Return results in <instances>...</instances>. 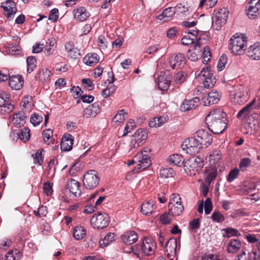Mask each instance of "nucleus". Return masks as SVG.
Instances as JSON below:
<instances>
[{
    "label": "nucleus",
    "instance_id": "f257e3e1",
    "mask_svg": "<svg viewBox=\"0 0 260 260\" xmlns=\"http://www.w3.org/2000/svg\"><path fill=\"white\" fill-rule=\"evenodd\" d=\"M226 114L220 109L211 111L205 121L209 129L214 134L222 133L227 127Z\"/></svg>",
    "mask_w": 260,
    "mask_h": 260
},
{
    "label": "nucleus",
    "instance_id": "f03ea898",
    "mask_svg": "<svg viewBox=\"0 0 260 260\" xmlns=\"http://www.w3.org/2000/svg\"><path fill=\"white\" fill-rule=\"evenodd\" d=\"M156 248V243L150 238H145L141 243L132 246L131 249L136 255L141 253L146 255H150L153 253Z\"/></svg>",
    "mask_w": 260,
    "mask_h": 260
},
{
    "label": "nucleus",
    "instance_id": "7ed1b4c3",
    "mask_svg": "<svg viewBox=\"0 0 260 260\" xmlns=\"http://www.w3.org/2000/svg\"><path fill=\"white\" fill-rule=\"evenodd\" d=\"M247 38L243 36H233L230 40L229 49L236 55L244 53L247 45Z\"/></svg>",
    "mask_w": 260,
    "mask_h": 260
},
{
    "label": "nucleus",
    "instance_id": "20e7f679",
    "mask_svg": "<svg viewBox=\"0 0 260 260\" xmlns=\"http://www.w3.org/2000/svg\"><path fill=\"white\" fill-rule=\"evenodd\" d=\"M169 212L172 215L179 216L184 211V207L182 204L181 198L179 194L173 193L170 198L168 204Z\"/></svg>",
    "mask_w": 260,
    "mask_h": 260
},
{
    "label": "nucleus",
    "instance_id": "39448f33",
    "mask_svg": "<svg viewBox=\"0 0 260 260\" xmlns=\"http://www.w3.org/2000/svg\"><path fill=\"white\" fill-rule=\"evenodd\" d=\"M231 101L236 104H242L245 103L247 98V88L239 85L234 88L231 93Z\"/></svg>",
    "mask_w": 260,
    "mask_h": 260
},
{
    "label": "nucleus",
    "instance_id": "423d86ee",
    "mask_svg": "<svg viewBox=\"0 0 260 260\" xmlns=\"http://www.w3.org/2000/svg\"><path fill=\"white\" fill-rule=\"evenodd\" d=\"M182 148L190 155L198 153L202 149L194 134L193 137L189 138L183 142Z\"/></svg>",
    "mask_w": 260,
    "mask_h": 260
},
{
    "label": "nucleus",
    "instance_id": "0eeeda50",
    "mask_svg": "<svg viewBox=\"0 0 260 260\" xmlns=\"http://www.w3.org/2000/svg\"><path fill=\"white\" fill-rule=\"evenodd\" d=\"M99 181L98 173L94 170H89L84 175L83 183L86 188L92 189L98 186Z\"/></svg>",
    "mask_w": 260,
    "mask_h": 260
},
{
    "label": "nucleus",
    "instance_id": "6e6552de",
    "mask_svg": "<svg viewBox=\"0 0 260 260\" xmlns=\"http://www.w3.org/2000/svg\"><path fill=\"white\" fill-rule=\"evenodd\" d=\"M109 218L106 213H98L93 215L90 219V223L94 228L104 229L109 224Z\"/></svg>",
    "mask_w": 260,
    "mask_h": 260
},
{
    "label": "nucleus",
    "instance_id": "1a4fd4ad",
    "mask_svg": "<svg viewBox=\"0 0 260 260\" xmlns=\"http://www.w3.org/2000/svg\"><path fill=\"white\" fill-rule=\"evenodd\" d=\"M147 136L148 134L145 130L142 128L138 129L133 135L129 145L131 150L140 146L143 142L146 140Z\"/></svg>",
    "mask_w": 260,
    "mask_h": 260
},
{
    "label": "nucleus",
    "instance_id": "9d476101",
    "mask_svg": "<svg viewBox=\"0 0 260 260\" xmlns=\"http://www.w3.org/2000/svg\"><path fill=\"white\" fill-rule=\"evenodd\" d=\"M169 62L173 69L181 68L185 64V57L180 53H174L170 55Z\"/></svg>",
    "mask_w": 260,
    "mask_h": 260
},
{
    "label": "nucleus",
    "instance_id": "9b49d317",
    "mask_svg": "<svg viewBox=\"0 0 260 260\" xmlns=\"http://www.w3.org/2000/svg\"><path fill=\"white\" fill-rule=\"evenodd\" d=\"M1 7L5 12L7 18L9 20H13L17 10L16 4L13 0H6L2 3Z\"/></svg>",
    "mask_w": 260,
    "mask_h": 260
},
{
    "label": "nucleus",
    "instance_id": "f8f14e48",
    "mask_svg": "<svg viewBox=\"0 0 260 260\" xmlns=\"http://www.w3.org/2000/svg\"><path fill=\"white\" fill-rule=\"evenodd\" d=\"M196 137L200 143L201 148L207 147L212 142V138L211 134L204 129H200L194 133Z\"/></svg>",
    "mask_w": 260,
    "mask_h": 260
},
{
    "label": "nucleus",
    "instance_id": "ddd939ff",
    "mask_svg": "<svg viewBox=\"0 0 260 260\" xmlns=\"http://www.w3.org/2000/svg\"><path fill=\"white\" fill-rule=\"evenodd\" d=\"M171 78L168 71L161 72L157 79L158 88L161 90H167L170 85Z\"/></svg>",
    "mask_w": 260,
    "mask_h": 260
},
{
    "label": "nucleus",
    "instance_id": "4468645a",
    "mask_svg": "<svg viewBox=\"0 0 260 260\" xmlns=\"http://www.w3.org/2000/svg\"><path fill=\"white\" fill-rule=\"evenodd\" d=\"M201 38L200 37L197 39L193 45V48L188 51L187 53V58L191 61H197L199 56L201 55V49H200L202 43L201 42Z\"/></svg>",
    "mask_w": 260,
    "mask_h": 260
},
{
    "label": "nucleus",
    "instance_id": "2eb2a0df",
    "mask_svg": "<svg viewBox=\"0 0 260 260\" xmlns=\"http://www.w3.org/2000/svg\"><path fill=\"white\" fill-rule=\"evenodd\" d=\"M0 107L2 112L9 113L14 109V106L10 103V99L5 92L0 93Z\"/></svg>",
    "mask_w": 260,
    "mask_h": 260
},
{
    "label": "nucleus",
    "instance_id": "dca6fc26",
    "mask_svg": "<svg viewBox=\"0 0 260 260\" xmlns=\"http://www.w3.org/2000/svg\"><path fill=\"white\" fill-rule=\"evenodd\" d=\"M247 15L250 19L256 18L260 11V0H251L249 3Z\"/></svg>",
    "mask_w": 260,
    "mask_h": 260
},
{
    "label": "nucleus",
    "instance_id": "f3484780",
    "mask_svg": "<svg viewBox=\"0 0 260 260\" xmlns=\"http://www.w3.org/2000/svg\"><path fill=\"white\" fill-rule=\"evenodd\" d=\"M147 151H141L138 153L135 157V160L139 162L138 169L143 168L145 169L147 168L151 164V160L149 156L146 153Z\"/></svg>",
    "mask_w": 260,
    "mask_h": 260
},
{
    "label": "nucleus",
    "instance_id": "a211bd4d",
    "mask_svg": "<svg viewBox=\"0 0 260 260\" xmlns=\"http://www.w3.org/2000/svg\"><path fill=\"white\" fill-rule=\"evenodd\" d=\"M177 240L170 238L166 243V253L168 258L176 256Z\"/></svg>",
    "mask_w": 260,
    "mask_h": 260
},
{
    "label": "nucleus",
    "instance_id": "6ab92c4d",
    "mask_svg": "<svg viewBox=\"0 0 260 260\" xmlns=\"http://www.w3.org/2000/svg\"><path fill=\"white\" fill-rule=\"evenodd\" d=\"M247 55L253 60L260 59V43L256 42L248 47L247 51Z\"/></svg>",
    "mask_w": 260,
    "mask_h": 260
},
{
    "label": "nucleus",
    "instance_id": "aec40b11",
    "mask_svg": "<svg viewBox=\"0 0 260 260\" xmlns=\"http://www.w3.org/2000/svg\"><path fill=\"white\" fill-rule=\"evenodd\" d=\"M64 47L66 52L71 58L77 59L81 56L80 50L75 47L74 43L73 42H67Z\"/></svg>",
    "mask_w": 260,
    "mask_h": 260
},
{
    "label": "nucleus",
    "instance_id": "412c9836",
    "mask_svg": "<svg viewBox=\"0 0 260 260\" xmlns=\"http://www.w3.org/2000/svg\"><path fill=\"white\" fill-rule=\"evenodd\" d=\"M99 104L94 103L87 107L83 112V116L86 118L91 117H95L100 112Z\"/></svg>",
    "mask_w": 260,
    "mask_h": 260
},
{
    "label": "nucleus",
    "instance_id": "4be33fe9",
    "mask_svg": "<svg viewBox=\"0 0 260 260\" xmlns=\"http://www.w3.org/2000/svg\"><path fill=\"white\" fill-rule=\"evenodd\" d=\"M73 137L70 134L63 135L60 143V148L62 151H68L72 149L73 145Z\"/></svg>",
    "mask_w": 260,
    "mask_h": 260
},
{
    "label": "nucleus",
    "instance_id": "5701e85b",
    "mask_svg": "<svg viewBox=\"0 0 260 260\" xmlns=\"http://www.w3.org/2000/svg\"><path fill=\"white\" fill-rule=\"evenodd\" d=\"M184 169L187 175L189 176L196 175V173L201 170L200 167L197 166L194 161L189 159L184 162Z\"/></svg>",
    "mask_w": 260,
    "mask_h": 260
},
{
    "label": "nucleus",
    "instance_id": "b1692460",
    "mask_svg": "<svg viewBox=\"0 0 260 260\" xmlns=\"http://www.w3.org/2000/svg\"><path fill=\"white\" fill-rule=\"evenodd\" d=\"M123 242L126 245H132L135 243L138 238L137 234L133 231L126 232L121 237Z\"/></svg>",
    "mask_w": 260,
    "mask_h": 260
},
{
    "label": "nucleus",
    "instance_id": "393cba45",
    "mask_svg": "<svg viewBox=\"0 0 260 260\" xmlns=\"http://www.w3.org/2000/svg\"><path fill=\"white\" fill-rule=\"evenodd\" d=\"M200 102L199 98L195 97L192 99H186L181 106V110L183 111H189L195 108Z\"/></svg>",
    "mask_w": 260,
    "mask_h": 260
},
{
    "label": "nucleus",
    "instance_id": "a878e982",
    "mask_svg": "<svg viewBox=\"0 0 260 260\" xmlns=\"http://www.w3.org/2000/svg\"><path fill=\"white\" fill-rule=\"evenodd\" d=\"M73 14L74 18L80 21L86 20L90 16V13L83 7L75 9L73 11Z\"/></svg>",
    "mask_w": 260,
    "mask_h": 260
},
{
    "label": "nucleus",
    "instance_id": "bb28decb",
    "mask_svg": "<svg viewBox=\"0 0 260 260\" xmlns=\"http://www.w3.org/2000/svg\"><path fill=\"white\" fill-rule=\"evenodd\" d=\"M219 100V95L217 91L209 92L207 97H204L202 99L203 102L205 106H210L211 105L217 103Z\"/></svg>",
    "mask_w": 260,
    "mask_h": 260
},
{
    "label": "nucleus",
    "instance_id": "cd10ccee",
    "mask_svg": "<svg viewBox=\"0 0 260 260\" xmlns=\"http://www.w3.org/2000/svg\"><path fill=\"white\" fill-rule=\"evenodd\" d=\"M23 80L20 75H14L10 77L9 84L12 89L19 90L23 85Z\"/></svg>",
    "mask_w": 260,
    "mask_h": 260
},
{
    "label": "nucleus",
    "instance_id": "c85d7f7f",
    "mask_svg": "<svg viewBox=\"0 0 260 260\" xmlns=\"http://www.w3.org/2000/svg\"><path fill=\"white\" fill-rule=\"evenodd\" d=\"M5 52L9 55H17L21 53V48L19 45L8 42L5 45Z\"/></svg>",
    "mask_w": 260,
    "mask_h": 260
},
{
    "label": "nucleus",
    "instance_id": "c756f323",
    "mask_svg": "<svg viewBox=\"0 0 260 260\" xmlns=\"http://www.w3.org/2000/svg\"><path fill=\"white\" fill-rule=\"evenodd\" d=\"M155 202L153 200H149L142 204L141 206V212L144 215L151 214L155 209Z\"/></svg>",
    "mask_w": 260,
    "mask_h": 260
},
{
    "label": "nucleus",
    "instance_id": "7c9ffc66",
    "mask_svg": "<svg viewBox=\"0 0 260 260\" xmlns=\"http://www.w3.org/2000/svg\"><path fill=\"white\" fill-rule=\"evenodd\" d=\"M67 188L69 190L70 192L73 193L75 196H77L81 194L80 183L74 179H71L68 181Z\"/></svg>",
    "mask_w": 260,
    "mask_h": 260
},
{
    "label": "nucleus",
    "instance_id": "2f4dec72",
    "mask_svg": "<svg viewBox=\"0 0 260 260\" xmlns=\"http://www.w3.org/2000/svg\"><path fill=\"white\" fill-rule=\"evenodd\" d=\"M256 100L254 99L251 102L247 105L244 108L241 110L237 115L239 119L244 120L250 114V113L253 109V106L255 104Z\"/></svg>",
    "mask_w": 260,
    "mask_h": 260
},
{
    "label": "nucleus",
    "instance_id": "473e14b6",
    "mask_svg": "<svg viewBox=\"0 0 260 260\" xmlns=\"http://www.w3.org/2000/svg\"><path fill=\"white\" fill-rule=\"evenodd\" d=\"M242 246L241 242L236 239H231L228 244L227 251L230 253L237 252Z\"/></svg>",
    "mask_w": 260,
    "mask_h": 260
},
{
    "label": "nucleus",
    "instance_id": "72a5a7b5",
    "mask_svg": "<svg viewBox=\"0 0 260 260\" xmlns=\"http://www.w3.org/2000/svg\"><path fill=\"white\" fill-rule=\"evenodd\" d=\"M51 72L47 69L39 70L36 74L35 78L41 82H48L50 80Z\"/></svg>",
    "mask_w": 260,
    "mask_h": 260
},
{
    "label": "nucleus",
    "instance_id": "f704fd0d",
    "mask_svg": "<svg viewBox=\"0 0 260 260\" xmlns=\"http://www.w3.org/2000/svg\"><path fill=\"white\" fill-rule=\"evenodd\" d=\"M167 160L170 165L178 167L181 166L184 164L182 156L178 154H174L170 155Z\"/></svg>",
    "mask_w": 260,
    "mask_h": 260
},
{
    "label": "nucleus",
    "instance_id": "c9c22d12",
    "mask_svg": "<svg viewBox=\"0 0 260 260\" xmlns=\"http://www.w3.org/2000/svg\"><path fill=\"white\" fill-rule=\"evenodd\" d=\"M99 60V56L96 53H88L83 58V62L89 66L95 65Z\"/></svg>",
    "mask_w": 260,
    "mask_h": 260
},
{
    "label": "nucleus",
    "instance_id": "e433bc0d",
    "mask_svg": "<svg viewBox=\"0 0 260 260\" xmlns=\"http://www.w3.org/2000/svg\"><path fill=\"white\" fill-rule=\"evenodd\" d=\"M175 8L169 7L165 9L161 14L159 15L157 18L158 19L161 20L165 19L164 21H167L169 18L173 16L175 13Z\"/></svg>",
    "mask_w": 260,
    "mask_h": 260
},
{
    "label": "nucleus",
    "instance_id": "4c0bfd02",
    "mask_svg": "<svg viewBox=\"0 0 260 260\" xmlns=\"http://www.w3.org/2000/svg\"><path fill=\"white\" fill-rule=\"evenodd\" d=\"M115 239V235L114 233H109L107 234L103 239L100 240L99 244L100 247L104 248L113 242Z\"/></svg>",
    "mask_w": 260,
    "mask_h": 260
},
{
    "label": "nucleus",
    "instance_id": "58836bf2",
    "mask_svg": "<svg viewBox=\"0 0 260 260\" xmlns=\"http://www.w3.org/2000/svg\"><path fill=\"white\" fill-rule=\"evenodd\" d=\"M86 230L81 226H76L74 228L73 232V235L76 240H81L86 235Z\"/></svg>",
    "mask_w": 260,
    "mask_h": 260
},
{
    "label": "nucleus",
    "instance_id": "ea45409f",
    "mask_svg": "<svg viewBox=\"0 0 260 260\" xmlns=\"http://www.w3.org/2000/svg\"><path fill=\"white\" fill-rule=\"evenodd\" d=\"M26 118V116L23 113L19 112L14 115L12 122L16 126H20L25 123Z\"/></svg>",
    "mask_w": 260,
    "mask_h": 260
},
{
    "label": "nucleus",
    "instance_id": "a19ab883",
    "mask_svg": "<svg viewBox=\"0 0 260 260\" xmlns=\"http://www.w3.org/2000/svg\"><path fill=\"white\" fill-rule=\"evenodd\" d=\"M21 254L19 250L15 249L10 251L6 255V260H19Z\"/></svg>",
    "mask_w": 260,
    "mask_h": 260
},
{
    "label": "nucleus",
    "instance_id": "79ce46f5",
    "mask_svg": "<svg viewBox=\"0 0 260 260\" xmlns=\"http://www.w3.org/2000/svg\"><path fill=\"white\" fill-rule=\"evenodd\" d=\"M55 44L56 41L53 38H49L47 40L45 47V50L46 51L47 55H50L53 53V47L55 46Z\"/></svg>",
    "mask_w": 260,
    "mask_h": 260
},
{
    "label": "nucleus",
    "instance_id": "37998d69",
    "mask_svg": "<svg viewBox=\"0 0 260 260\" xmlns=\"http://www.w3.org/2000/svg\"><path fill=\"white\" fill-rule=\"evenodd\" d=\"M175 174V172L171 168H163L159 170V175L160 177L168 178L173 177Z\"/></svg>",
    "mask_w": 260,
    "mask_h": 260
},
{
    "label": "nucleus",
    "instance_id": "c03bdc74",
    "mask_svg": "<svg viewBox=\"0 0 260 260\" xmlns=\"http://www.w3.org/2000/svg\"><path fill=\"white\" fill-rule=\"evenodd\" d=\"M27 72L31 73L37 67V60L34 56H29L26 59Z\"/></svg>",
    "mask_w": 260,
    "mask_h": 260
},
{
    "label": "nucleus",
    "instance_id": "a18cd8bd",
    "mask_svg": "<svg viewBox=\"0 0 260 260\" xmlns=\"http://www.w3.org/2000/svg\"><path fill=\"white\" fill-rule=\"evenodd\" d=\"M55 160L53 159H50L48 162L46 172L47 173L48 177L50 179L53 178L54 176L56 168L54 167Z\"/></svg>",
    "mask_w": 260,
    "mask_h": 260
},
{
    "label": "nucleus",
    "instance_id": "49530a36",
    "mask_svg": "<svg viewBox=\"0 0 260 260\" xmlns=\"http://www.w3.org/2000/svg\"><path fill=\"white\" fill-rule=\"evenodd\" d=\"M127 115V113H125L124 110H120L118 111L117 114L114 116L113 121L115 123L119 122L122 123L124 122L125 116Z\"/></svg>",
    "mask_w": 260,
    "mask_h": 260
},
{
    "label": "nucleus",
    "instance_id": "de8ad7c7",
    "mask_svg": "<svg viewBox=\"0 0 260 260\" xmlns=\"http://www.w3.org/2000/svg\"><path fill=\"white\" fill-rule=\"evenodd\" d=\"M43 141L47 145L50 143V139L53 137V131L50 128L46 129L42 132Z\"/></svg>",
    "mask_w": 260,
    "mask_h": 260
},
{
    "label": "nucleus",
    "instance_id": "09e8293b",
    "mask_svg": "<svg viewBox=\"0 0 260 260\" xmlns=\"http://www.w3.org/2000/svg\"><path fill=\"white\" fill-rule=\"evenodd\" d=\"M186 74L185 72H178L174 76V82L177 84H181L186 80Z\"/></svg>",
    "mask_w": 260,
    "mask_h": 260
},
{
    "label": "nucleus",
    "instance_id": "8fccbe9b",
    "mask_svg": "<svg viewBox=\"0 0 260 260\" xmlns=\"http://www.w3.org/2000/svg\"><path fill=\"white\" fill-rule=\"evenodd\" d=\"M43 121V116L42 114L34 113L30 117V121L34 125L37 126Z\"/></svg>",
    "mask_w": 260,
    "mask_h": 260
},
{
    "label": "nucleus",
    "instance_id": "3c124183",
    "mask_svg": "<svg viewBox=\"0 0 260 260\" xmlns=\"http://www.w3.org/2000/svg\"><path fill=\"white\" fill-rule=\"evenodd\" d=\"M221 153L220 151L215 150L210 155V162L217 164L221 158Z\"/></svg>",
    "mask_w": 260,
    "mask_h": 260
},
{
    "label": "nucleus",
    "instance_id": "603ef678",
    "mask_svg": "<svg viewBox=\"0 0 260 260\" xmlns=\"http://www.w3.org/2000/svg\"><path fill=\"white\" fill-rule=\"evenodd\" d=\"M228 57L226 55L222 54L219 59L217 67L219 71L223 70L228 62Z\"/></svg>",
    "mask_w": 260,
    "mask_h": 260
},
{
    "label": "nucleus",
    "instance_id": "864d4df0",
    "mask_svg": "<svg viewBox=\"0 0 260 260\" xmlns=\"http://www.w3.org/2000/svg\"><path fill=\"white\" fill-rule=\"evenodd\" d=\"M198 76L203 80L205 78L212 77L213 76L211 72L210 69L207 66L206 68L204 67L202 69V71L198 75Z\"/></svg>",
    "mask_w": 260,
    "mask_h": 260
},
{
    "label": "nucleus",
    "instance_id": "5fc2aeb1",
    "mask_svg": "<svg viewBox=\"0 0 260 260\" xmlns=\"http://www.w3.org/2000/svg\"><path fill=\"white\" fill-rule=\"evenodd\" d=\"M20 139L23 142L28 141L30 138V132L28 128L24 127L21 129V134L19 135Z\"/></svg>",
    "mask_w": 260,
    "mask_h": 260
},
{
    "label": "nucleus",
    "instance_id": "6e6d98bb",
    "mask_svg": "<svg viewBox=\"0 0 260 260\" xmlns=\"http://www.w3.org/2000/svg\"><path fill=\"white\" fill-rule=\"evenodd\" d=\"M203 80L204 87L207 88L212 87L216 83V79L213 76L205 78Z\"/></svg>",
    "mask_w": 260,
    "mask_h": 260
},
{
    "label": "nucleus",
    "instance_id": "4d7b16f0",
    "mask_svg": "<svg viewBox=\"0 0 260 260\" xmlns=\"http://www.w3.org/2000/svg\"><path fill=\"white\" fill-rule=\"evenodd\" d=\"M31 156L34 158V161L35 164L42 165L43 161V157L41 151L40 150H38L35 154H32Z\"/></svg>",
    "mask_w": 260,
    "mask_h": 260
},
{
    "label": "nucleus",
    "instance_id": "13d9d810",
    "mask_svg": "<svg viewBox=\"0 0 260 260\" xmlns=\"http://www.w3.org/2000/svg\"><path fill=\"white\" fill-rule=\"evenodd\" d=\"M211 217L214 221L218 223H221L224 220L223 215L219 211L213 212Z\"/></svg>",
    "mask_w": 260,
    "mask_h": 260
},
{
    "label": "nucleus",
    "instance_id": "bf43d9fd",
    "mask_svg": "<svg viewBox=\"0 0 260 260\" xmlns=\"http://www.w3.org/2000/svg\"><path fill=\"white\" fill-rule=\"evenodd\" d=\"M217 0H201L199 7L202 8L204 5L209 8H213L217 3Z\"/></svg>",
    "mask_w": 260,
    "mask_h": 260
},
{
    "label": "nucleus",
    "instance_id": "052dcab7",
    "mask_svg": "<svg viewBox=\"0 0 260 260\" xmlns=\"http://www.w3.org/2000/svg\"><path fill=\"white\" fill-rule=\"evenodd\" d=\"M160 220L162 224H168L172 221V215L169 212H165L160 216Z\"/></svg>",
    "mask_w": 260,
    "mask_h": 260
},
{
    "label": "nucleus",
    "instance_id": "680f3d73",
    "mask_svg": "<svg viewBox=\"0 0 260 260\" xmlns=\"http://www.w3.org/2000/svg\"><path fill=\"white\" fill-rule=\"evenodd\" d=\"M226 234L227 237H230L232 236L239 237L240 236V234L239 231L235 229L232 228H228L223 230Z\"/></svg>",
    "mask_w": 260,
    "mask_h": 260
},
{
    "label": "nucleus",
    "instance_id": "e2e57ef3",
    "mask_svg": "<svg viewBox=\"0 0 260 260\" xmlns=\"http://www.w3.org/2000/svg\"><path fill=\"white\" fill-rule=\"evenodd\" d=\"M218 18L222 20V23H226L228 18V12L225 10L221 9L216 14Z\"/></svg>",
    "mask_w": 260,
    "mask_h": 260
},
{
    "label": "nucleus",
    "instance_id": "0e129e2a",
    "mask_svg": "<svg viewBox=\"0 0 260 260\" xmlns=\"http://www.w3.org/2000/svg\"><path fill=\"white\" fill-rule=\"evenodd\" d=\"M239 170L237 168H235L231 171L229 174L227 180L229 182L233 181L238 176Z\"/></svg>",
    "mask_w": 260,
    "mask_h": 260
},
{
    "label": "nucleus",
    "instance_id": "69168bd1",
    "mask_svg": "<svg viewBox=\"0 0 260 260\" xmlns=\"http://www.w3.org/2000/svg\"><path fill=\"white\" fill-rule=\"evenodd\" d=\"M211 53L209 47L206 46L204 47V51L203 52V57L204 62H207L210 59Z\"/></svg>",
    "mask_w": 260,
    "mask_h": 260
},
{
    "label": "nucleus",
    "instance_id": "338daca9",
    "mask_svg": "<svg viewBox=\"0 0 260 260\" xmlns=\"http://www.w3.org/2000/svg\"><path fill=\"white\" fill-rule=\"evenodd\" d=\"M31 99L29 96L24 97L21 103V107L23 109H29L31 107L30 101Z\"/></svg>",
    "mask_w": 260,
    "mask_h": 260
},
{
    "label": "nucleus",
    "instance_id": "774afa93",
    "mask_svg": "<svg viewBox=\"0 0 260 260\" xmlns=\"http://www.w3.org/2000/svg\"><path fill=\"white\" fill-rule=\"evenodd\" d=\"M58 10L54 8L51 10L49 16V19L53 22H55L58 18Z\"/></svg>",
    "mask_w": 260,
    "mask_h": 260
}]
</instances>
